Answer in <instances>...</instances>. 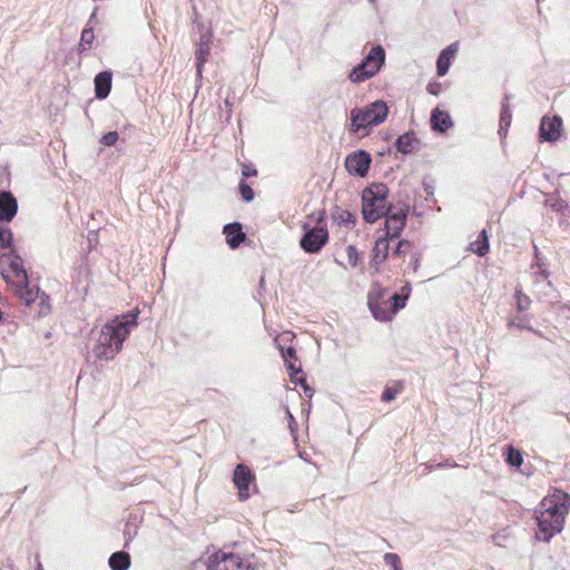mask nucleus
Here are the masks:
<instances>
[{
    "mask_svg": "<svg viewBox=\"0 0 570 570\" xmlns=\"http://www.w3.org/2000/svg\"><path fill=\"white\" fill-rule=\"evenodd\" d=\"M95 35L91 28H85L81 32L80 41H79V51L82 52L85 50H89L94 42Z\"/></svg>",
    "mask_w": 570,
    "mask_h": 570,
    "instance_id": "nucleus-30",
    "label": "nucleus"
},
{
    "mask_svg": "<svg viewBox=\"0 0 570 570\" xmlns=\"http://www.w3.org/2000/svg\"><path fill=\"white\" fill-rule=\"evenodd\" d=\"M225 105H226L227 107H230V104L228 102V100H225Z\"/></svg>",
    "mask_w": 570,
    "mask_h": 570,
    "instance_id": "nucleus-56",
    "label": "nucleus"
},
{
    "mask_svg": "<svg viewBox=\"0 0 570 570\" xmlns=\"http://www.w3.org/2000/svg\"><path fill=\"white\" fill-rule=\"evenodd\" d=\"M138 533V527L137 524L132 523L130 520H128L125 524L124 529V538H125V548L129 547V543L134 540V538Z\"/></svg>",
    "mask_w": 570,
    "mask_h": 570,
    "instance_id": "nucleus-34",
    "label": "nucleus"
},
{
    "mask_svg": "<svg viewBox=\"0 0 570 570\" xmlns=\"http://www.w3.org/2000/svg\"><path fill=\"white\" fill-rule=\"evenodd\" d=\"M13 245V233L9 227L0 225V248H11Z\"/></svg>",
    "mask_w": 570,
    "mask_h": 570,
    "instance_id": "nucleus-33",
    "label": "nucleus"
},
{
    "mask_svg": "<svg viewBox=\"0 0 570 570\" xmlns=\"http://www.w3.org/2000/svg\"><path fill=\"white\" fill-rule=\"evenodd\" d=\"M304 394L306 397H312L314 395V390L311 386H306L304 390Z\"/></svg>",
    "mask_w": 570,
    "mask_h": 570,
    "instance_id": "nucleus-52",
    "label": "nucleus"
},
{
    "mask_svg": "<svg viewBox=\"0 0 570 570\" xmlns=\"http://www.w3.org/2000/svg\"><path fill=\"white\" fill-rule=\"evenodd\" d=\"M442 85L438 81H432L428 85L426 90L430 95L439 96L441 92Z\"/></svg>",
    "mask_w": 570,
    "mask_h": 570,
    "instance_id": "nucleus-47",
    "label": "nucleus"
},
{
    "mask_svg": "<svg viewBox=\"0 0 570 570\" xmlns=\"http://www.w3.org/2000/svg\"><path fill=\"white\" fill-rule=\"evenodd\" d=\"M223 234L226 236V243L232 249L238 248L247 239L246 234L243 232V225L239 222L224 225Z\"/></svg>",
    "mask_w": 570,
    "mask_h": 570,
    "instance_id": "nucleus-17",
    "label": "nucleus"
},
{
    "mask_svg": "<svg viewBox=\"0 0 570 570\" xmlns=\"http://www.w3.org/2000/svg\"><path fill=\"white\" fill-rule=\"evenodd\" d=\"M372 164V156L364 149H357L345 158V168L352 176L365 177Z\"/></svg>",
    "mask_w": 570,
    "mask_h": 570,
    "instance_id": "nucleus-10",
    "label": "nucleus"
},
{
    "mask_svg": "<svg viewBox=\"0 0 570 570\" xmlns=\"http://www.w3.org/2000/svg\"><path fill=\"white\" fill-rule=\"evenodd\" d=\"M242 175L243 179L257 176V170L250 165L243 164L242 165Z\"/></svg>",
    "mask_w": 570,
    "mask_h": 570,
    "instance_id": "nucleus-46",
    "label": "nucleus"
},
{
    "mask_svg": "<svg viewBox=\"0 0 570 570\" xmlns=\"http://www.w3.org/2000/svg\"><path fill=\"white\" fill-rule=\"evenodd\" d=\"M402 390L403 386L400 382L395 383L393 386H385L382 392L381 400L383 402H391L402 392Z\"/></svg>",
    "mask_w": 570,
    "mask_h": 570,
    "instance_id": "nucleus-32",
    "label": "nucleus"
},
{
    "mask_svg": "<svg viewBox=\"0 0 570 570\" xmlns=\"http://www.w3.org/2000/svg\"><path fill=\"white\" fill-rule=\"evenodd\" d=\"M255 480L253 471L244 463L236 465L233 482L238 490L239 500L245 501L250 497L249 487Z\"/></svg>",
    "mask_w": 570,
    "mask_h": 570,
    "instance_id": "nucleus-12",
    "label": "nucleus"
},
{
    "mask_svg": "<svg viewBox=\"0 0 570 570\" xmlns=\"http://www.w3.org/2000/svg\"><path fill=\"white\" fill-rule=\"evenodd\" d=\"M112 72L110 70L100 71L95 76V96L97 99H106L111 90Z\"/></svg>",
    "mask_w": 570,
    "mask_h": 570,
    "instance_id": "nucleus-19",
    "label": "nucleus"
},
{
    "mask_svg": "<svg viewBox=\"0 0 570 570\" xmlns=\"http://www.w3.org/2000/svg\"><path fill=\"white\" fill-rule=\"evenodd\" d=\"M410 247H411V243L409 240L401 239V240H399L397 245L393 249L392 256H401L405 252V249H407Z\"/></svg>",
    "mask_w": 570,
    "mask_h": 570,
    "instance_id": "nucleus-44",
    "label": "nucleus"
},
{
    "mask_svg": "<svg viewBox=\"0 0 570 570\" xmlns=\"http://www.w3.org/2000/svg\"><path fill=\"white\" fill-rule=\"evenodd\" d=\"M138 312L116 316L100 330L92 352L97 360L111 361L122 350L125 340L137 325Z\"/></svg>",
    "mask_w": 570,
    "mask_h": 570,
    "instance_id": "nucleus-1",
    "label": "nucleus"
},
{
    "mask_svg": "<svg viewBox=\"0 0 570 570\" xmlns=\"http://www.w3.org/2000/svg\"><path fill=\"white\" fill-rule=\"evenodd\" d=\"M411 291H412L411 284L406 283L404 286H402L401 293H399V294L404 296L405 301H407L410 297Z\"/></svg>",
    "mask_w": 570,
    "mask_h": 570,
    "instance_id": "nucleus-48",
    "label": "nucleus"
},
{
    "mask_svg": "<svg viewBox=\"0 0 570 570\" xmlns=\"http://www.w3.org/2000/svg\"><path fill=\"white\" fill-rule=\"evenodd\" d=\"M281 354H282V357H283L285 363L297 360L296 351L292 346H289L287 348L281 347Z\"/></svg>",
    "mask_w": 570,
    "mask_h": 570,
    "instance_id": "nucleus-43",
    "label": "nucleus"
},
{
    "mask_svg": "<svg viewBox=\"0 0 570 570\" xmlns=\"http://www.w3.org/2000/svg\"><path fill=\"white\" fill-rule=\"evenodd\" d=\"M210 38L209 33H203L199 41L196 45L195 58H196V73L199 78L203 76V68L208 60L210 51Z\"/></svg>",
    "mask_w": 570,
    "mask_h": 570,
    "instance_id": "nucleus-18",
    "label": "nucleus"
},
{
    "mask_svg": "<svg viewBox=\"0 0 570 570\" xmlns=\"http://www.w3.org/2000/svg\"><path fill=\"white\" fill-rule=\"evenodd\" d=\"M505 461L509 465L519 468L523 463L522 453L512 445L507 446Z\"/></svg>",
    "mask_w": 570,
    "mask_h": 570,
    "instance_id": "nucleus-28",
    "label": "nucleus"
},
{
    "mask_svg": "<svg viewBox=\"0 0 570 570\" xmlns=\"http://www.w3.org/2000/svg\"><path fill=\"white\" fill-rule=\"evenodd\" d=\"M1 275L8 285L16 286V294L27 306H30L31 304L35 303L38 296L39 288H31L29 278H27L26 282H13L10 275L4 269L1 271Z\"/></svg>",
    "mask_w": 570,
    "mask_h": 570,
    "instance_id": "nucleus-14",
    "label": "nucleus"
},
{
    "mask_svg": "<svg viewBox=\"0 0 570 570\" xmlns=\"http://www.w3.org/2000/svg\"><path fill=\"white\" fill-rule=\"evenodd\" d=\"M9 253L3 254L1 256V264L6 265L8 262H22V257L20 256L18 249L12 245L11 248H8Z\"/></svg>",
    "mask_w": 570,
    "mask_h": 570,
    "instance_id": "nucleus-39",
    "label": "nucleus"
},
{
    "mask_svg": "<svg viewBox=\"0 0 570 570\" xmlns=\"http://www.w3.org/2000/svg\"><path fill=\"white\" fill-rule=\"evenodd\" d=\"M534 258H535V263L532 264V268H534L535 266L541 267V262H540V257H539V249H538V247L535 245H534Z\"/></svg>",
    "mask_w": 570,
    "mask_h": 570,
    "instance_id": "nucleus-51",
    "label": "nucleus"
},
{
    "mask_svg": "<svg viewBox=\"0 0 570 570\" xmlns=\"http://www.w3.org/2000/svg\"><path fill=\"white\" fill-rule=\"evenodd\" d=\"M238 191H239L242 198L246 203H250L255 198V193H254L253 188L246 183L245 179H242L239 181V184H238Z\"/></svg>",
    "mask_w": 570,
    "mask_h": 570,
    "instance_id": "nucleus-35",
    "label": "nucleus"
},
{
    "mask_svg": "<svg viewBox=\"0 0 570 570\" xmlns=\"http://www.w3.org/2000/svg\"><path fill=\"white\" fill-rule=\"evenodd\" d=\"M515 297H517V304H518L519 312L525 311L530 304L529 297L525 295H522V293L520 291L515 292Z\"/></svg>",
    "mask_w": 570,
    "mask_h": 570,
    "instance_id": "nucleus-42",
    "label": "nucleus"
},
{
    "mask_svg": "<svg viewBox=\"0 0 570 570\" xmlns=\"http://www.w3.org/2000/svg\"><path fill=\"white\" fill-rule=\"evenodd\" d=\"M387 293V288L377 286L367 294L368 308L373 317L381 322H389L394 317Z\"/></svg>",
    "mask_w": 570,
    "mask_h": 570,
    "instance_id": "nucleus-8",
    "label": "nucleus"
},
{
    "mask_svg": "<svg viewBox=\"0 0 570 570\" xmlns=\"http://www.w3.org/2000/svg\"><path fill=\"white\" fill-rule=\"evenodd\" d=\"M286 414L288 417L289 426L292 425V423L295 424V417L293 416V414L291 413V411L288 409H286Z\"/></svg>",
    "mask_w": 570,
    "mask_h": 570,
    "instance_id": "nucleus-53",
    "label": "nucleus"
},
{
    "mask_svg": "<svg viewBox=\"0 0 570 570\" xmlns=\"http://www.w3.org/2000/svg\"><path fill=\"white\" fill-rule=\"evenodd\" d=\"M538 275H540L542 278L547 279L548 276H549V273L547 269H540L539 273H537Z\"/></svg>",
    "mask_w": 570,
    "mask_h": 570,
    "instance_id": "nucleus-54",
    "label": "nucleus"
},
{
    "mask_svg": "<svg viewBox=\"0 0 570 570\" xmlns=\"http://www.w3.org/2000/svg\"><path fill=\"white\" fill-rule=\"evenodd\" d=\"M546 206H549L553 212L562 215L569 209L568 203L561 197H550L544 202Z\"/></svg>",
    "mask_w": 570,
    "mask_h": 570,
    "instance_id": "nucleus-29",
    "label": "nucleus"
},
{
    "mask_svg": "<svg viewBox=\"0 0 570 570\" xmlns=\"http://www.w3.org/2000/svg\"><path fill=\"white\" fill-rule=\"evenodd\" d=\"M285 366H286V370L288 372L291 381H294L296 375L302 372L301 366L296 367L295 364H294V361L286 362Z\"/></svg>",
    "mask_w": 570,
    "mask_h": 570,
    "instance_id": "nucleus-45",
    "label": "nucleus"
},
{
    "mask_svg": "<svg viewBox=\"0 0 570 570\" xmlns=\"http://www.w3.org/2000/svg\"><path fill=\"white\" fill-rule=\"evenodd\" d=\"M508 327L532 331V327L529 325V322L524 317H521V316H515V317L511 318L508 323Z\"/></svg>",
    "mask_w": 570,
    "mask_h": 570,
    "instance_id": "nucleus-38",
    "label": "nucleus"
},
{
    "mask_svg": "<svg viewBox=\"0 0 570 570\" xmlns=\"http://www.w3.org/2000/svg\"><path fill=\"white\" fill-rule=\"evenodd\" d=\"M394 146L402 155H410L419 149L420 140L416 138L414 131H407L396 138Z\"/></svg>",
    "mask_w": 570,
    "mask_h": 570,
    "instance_id": "nucleus-20",
    "label": "nucleus"
},
{
    "mask_svg": "<svg viewBox=\"0 0 570 570\" xmlns=\"http://www.w3.org/2000/svg\"><path fill=\"white\" fill-rule=\"evenodd\" d=\"M332 219L341 227L353 229L356 226V215L351 210L343 209L338 206L334 207L332 212Z\"/></svg>",
    "mask_w": 570,
    "mask_h": 570,
    "instance_id": "nucleus-23",
    "label": "nucleus"
},
{
    "mask_svg": "<svg viewBox=\"0 0 570 570\" xmlns=\"http://www.w3.org/2000/svg\"><path fill=\"white\" fill-rule=\"evenodd\" d=\"M295 385H299L303 390H305L306 386H309L306 382L305 377H295L294 381H292Z\"/></svg>",
    "mask_w": 570,
    "mask_h": 570,
    "instance_id": "nucleus-49",
    "label": "nucleus"
},
{
    "mask_svg": "<svg viewBox=\"0 0 570 570\" xmlns=\"http://www.w3.org/2000/svg\"><path fill=\"white\" fill-rule=\"evenodd\" d=\"M385 63V50L381 45H375L368 53L350 71L348 79L354 83L363 82L376 76Z\"/></svg>",
    "mask_w": 570,
    "mask_h": 570,
    "instance_id": "nucleus-4",
    "label": "nucleus"
},
{
    "mask_svg": "<svg viewBox=\"0 0 570 570\" xmlns=\"http://www.w3.org/2000/svg\"><path fill=\"white\" fill-rule=\"evenodd\" d=\"M371 2H374V0H370Z\"/></svg>",
    "mask_w": 570,
    "mask_h": 570,
    "instance_id": "nucleus-57",
    "label": "nucleus"
},
{
    "mask_svg": "<svg viewBox=\"0 0 570 570\" xmlns=\"http://www.w3.org/2000/svg\"><path fill=\"white\" fill-rule=\"evenodd\" d=\"M18 213V200L10 190H0V222L10 223Z\"/></svg>",
    "mask_w": 570,
    "mask_h": 570,
    "instance_id": "nucleus-16",
    "label": "nucleus"
},
{
    "mask_svg": "<svg viewBox=\"0 0 570 570\" xmlns=\"http://www.w3.org/2000/svg\"><path fill=\"white\" fill-rule=\"evenodd\" d=\"M562 119L560 116H553L552 118L544 116L541 119L539 134L542 141L554 142L561 136Z\"/></svg>",
    "mask_w": 570,
    "mask_h": 570,
    "instance_id": "nucleus-13",
    "label": "nucleus"
},
{
    "mask_svg": "<svg viewBox=\"0 0 570 570\" xmlns=\"http://www.w3.org/2000/svg\"><path fill=\"white\" fill-rule=\"evenodd\" d=\"M490 242L488 230L483 228L478 238L470 244V250L476 254L479 257H483L489 253Z\"/></svg>",
    "mask_w": 570,
    "mask_h": 570,
    "instance_id": "nucleus-25",
    "label": "nucleus"
},
{
    "mask_svg": "<svg viewBox=\"0 0 570 570\" xmlns=\"http://www.w3.org/2000/svg\"><path fill=\"white\" fill-rule=\"evenodd\" d=\"M7 265L8 269L3 267L2 271L4 269L7 273L11 272L17 278V282H26L27 278H29L27 269L23 266V262H8Z\"/></svg>",
    "mask_w": 570,
    "mask_h": 570,
    "instance_id": "nucleus-27",
    "label": "nucleus"
},
{
    "mask_svg": "<svg viewBox=\"0 0 570 570\" xmlns=\"http://www.w3.org/2000/svg\"><path fill=\"white\" fill-rule=\"evenodd\" d=\"M569 509L570 495L561 489H554L550 495L542 499L534 514L547 513L548 515L554 517V519L558 518V520L562 518V522L564 523Z\"/></svg>",
    "mask_w": 570,
    "mask_h": 570,
    "instance_id": "nucleus-5",
    "label": "nucleus"
},
{
    "mask_svg": "<svg viewBox=\"0 0 570 570\" xmlns=\"http://www.w3.org/2000/svg\"><path fill=\"white\" fill-rule=\"evenodd\" d=\"M389 115V107L384 100H375L365 107H355L350 112V132L362 137L367 136L370 130L385 121Z\"/></svg>",
    "mask_w": 570,
    "mask_h": 570,
    "instance_id": "nucleus-2",
    "label": "nucleus"
},
{
    "mask_svg": "<svg viewBox=\"0 0 570 570\" xmlns=\"http://www.w3.org/2000/svg\"><path fill=\"white\" fill-rule=\"evenodd\" d=\"M111 570H128L131 564V559L126 551L114 552L108 560Z\"/></svg>",
    "mask_w": 570,
    "mask_h": 570,
    "instance_id": "nucleus-26",
    "label": "nucleus"
},
{
    "mask_svg": "<svg viewBox=\"0 0 570 570\" xmlns=\"http://www.w3.org/2000/svg\"><path fill=\"white\" fill-rule=\"evenodd\" d=\"M390 240L391 238L382 235L376 240L372 248V257L370 262V268L374 271V273H379L380 266L386 261L390 252Z\"/></svg>",
    "mask_w": 570,
    "mask_h": 570,
    "instance_id": "nucleus-15",
    "label": "nucleus"
},
{
    "mask_svg": "<svg viewBox=\"0 0 570 570\" xmlns=\"http://www.w3.org/2000/svg\"><path fill=\"white\" fill-rule=\"evenodd\" d=\"M410 265L412 266L413 271L416 272L417 268L420 267L421 263H420V257L415 254L410 263Z\"/></svg>",
    "mask_w": 570,
    "mask_h": 570,
    "instance_id": "nucleus-50",
    "label": "nucleus"
},
{
    "mask_svg": "<svg viewBox=\"0 0 570 570\" xmlns=\"http://www.w3.org/2000/svg\"><path fill=\"white\" fill-rule=\"evenodd\" d=\"M393 209L392 205L389 206L386 214L383 215L385 218L383 235L391 239H397L406 225L409 206L400 208L396 212Z\"/></svg>",
    "mask_w": 570,
    "mask_h": 570,
    "instance_id": "nucleus-9",
    "label": "nucleus"
},
{
    "mask_svg": "<svg viewBox=\"0 0 570 570\" xmlns=\"http://www.w3.org/2000/svg\"><path fill=\"white\" fill-rule=\"evenodd\" d=\"M37 570H43L42 564L40 562H38Z\"/></svg>",
    "mask_w": 570,
    "mask_h": 570,
    "instance_id": "nucleus-55",
    "label": "nucleus"
},
{
    "mask_svg": "<svg viewBox=\"0 0 570 570\" xmlns=\"http://www.w3.org/2000/svg\"><path fill=\"white\" fill-rule=\"evenodd\" d=\"M346 254H347L348 263L351 264V266L356 267L357 262H358V252H357L356 247L354 245H348L346 247Z\"/></svg>",
    "mask_w": 570,
    "mask_h": 570,
    "instance_id": "nucleus-41",
    "label": "nucleus"
},
{
    "mask_svg": "<svg viewBox=\"0 0 570 570\" xmlns=\"http://www.w3.org/2000/svg\"><path fill=\"white\" fill-rule=\"evenodd\" d=\"M458 51V43H451L445 49H443L436 60V72L438 76L443 77L449 72L451 67L452 59L454 58Z\"/></svg>",
    "mask_w": 570,
    "mask_h": 570,
    "instance_id": "nucleus-21",
    "label": "nucleus"
},
{
    "mask_svg": "<svg viewBox=\"0 0 570 570\" xmlns=\"http://www.w3.org/2000/svg\"><path fill=\"white\" fill-rule=\"evenodd\" d=\"M208 570H254L250 561L244 560L238 553L218 550L207 561Z\"/></svg>",
    "mask_w": 570,
    "mask_h": 570,
    "instance_id": "nucleus-7",
    "label": "nucleus"
},
{
    "mask_svg": "<svg viewBox=\"0 0 570 570\" xmlns=\"http://www.w3.org/2000/svg\"><path fill=\"white\" fill-rule=\"evenodd\" d=\"M389 299L393 311V315H395L400 309H402L406 305L404 296L400 295L396 292L390 295Z\"/></svg>",
    "mask_w": 570,
    "mask_h": 570,
    "instance_id": "nucleus-36",
    "label": "nucleus"
},
{
    "mask_svg": "<svg viewBox=\"0 0 570 570\" xmlns=\"http://www.w3.org/2000/svg\"><path fill=\"white\" fill-rule=\"evenodd\" d=\"M118 139L119 135L117 131H108L107 134L102 135V137L100 138V142L104 146L111 147L116 145Z\"/></svg>",
    "mask_w": 570,
    "mask_h": 570,
    "instance_id": "nucleus-40",
    "label": "nucleus"
},
{
    "mask_svg": "<svg viewBox=\"0 0 570 570\" xmlns=\"http://www.w3.org/2000/svg\"><path fill=\"white\" fill-rule=\"evenodd\" d=\"M389 187L384 183H373L362 191V217L373 224L386 214Z\"/></svg>",
    "mask_w": 570,
    "mask_h": 570,
    "instance_id": "nucleus-3",
    "label": "nucleus"
},
{
    "mask_svg": "<svg viewBox=\"0 0 570 570\" xmlns=\"http://www.w3.org/2000/svg\"><path fill=\"white\" fill-rule=\"evenodd\" d=\"M307 218L315 223V225L312 226L313 228H327L325 209L314 210L307 216Z\"/></svg>",
    "mask_w": 570,
    "mask_h": 570,
    "instance_id": "nucleus-31",
    "label": "nucleus"
},
{
    "mask_svg": "<svg viewBox=\"0 0 570 570\" xmlns=\"http://www.w3.org/2000/svg\"><path fill=\"white\" fill-rule=\"evenodd\" d=\"M511 98V95H505L504 99L501 104V112H500V120H499V135L501 138H505L508 135V129L511 125L512 120V112L510 109L509 100Z\"/></svg>",
    "mask_w": 570,
    "mask_h": 570,
    "instance_id": "nucleus-24",
    "label": "nucleus"
},
{
    "mask_svg": "<svg viewBox=\"0 0 570 570\" xmlns=\"http://www.w3.org/2000/svg\"><path fill=\"white\" fill-rule=\"evenodd\" d=\"M383 559L392 570H402L401 559L396 553L387 552L384 554Z\"/></svg>",
    "mask_w": 570,
    "mask_h": 570,
    "instance_id": "nucleus-37",
    "label": "nucleus"
},
{
    "mask_svg": "<svg viewBox=\"0 0 570 570\" xmlns=\"http://www.w3.org/2000/svg\"><path fill=\"white\" fill-rule=\"evenodd\" d=\"M538 522L537 539L543 542H550V540L560 533L564 527L562 518L558 520L554 517L548 515L547 513L534 514Z\"/></svg>",
    "mask_w": 570,
    "mask_h": 570,
    "instance_id": "nucleus-11",
    "label": "nucleus"
},
{
    "mask_svg": "<svg viewBox=\"0 0 570 570\" xmlns=\"http://www.w3.org/2000/svg\"><path fill=\"white\" fill-rule=\"evenodd\" d=\"M302 229L299 247L306 254H318L330 240L327 228H313L309 222H305L302 224Z\"/></svg>",
    "mask_w": 570,
    "mask_h": 570,
    "instance_id": "nucleus-6",
    "label": "nucleus"
},
{
    "mask_svg": "<svg viewBox=\"0 0 570 570\" xmlns=\"http://www.w3.org/2000/svg\"><path fill=\"white\" fill-rule=\"evenodd\" d=\"M431 128L440 134L445 132L453 126L451 116L446 111H442L440 108H434L431 112Z\"/></svg>",
    "mask_w": 570,
    "mask_h": 570,
    "instance_id": "nucleus-22",
    "label": "nucleus"
}]
</instances>
